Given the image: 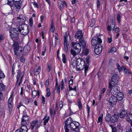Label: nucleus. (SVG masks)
<instances>
[{
    "label": "nucleus",
    "instance_id": "6e6552de",
    "mask_svg": "<svg viewBox=\"0 0 132 132\" xmlns=\"http://www.w3.org/2000/svg\"><path fill=\"white\" fill-rule=\"evenodd\" d=\"M29 117L26 114V111H24L23 114V116L21 119V125H27L29 123Z\"/></svg>",
    "mask_w": 132,
    "mask_h": 132
},
{
    "label": "nucleus",
    "instance_id": "680f3d73",
    "mask_svg": "<svg viewBox=\"0 0 132 132\" xmlns=\"http://www.w3.org/2000/svg\"><path fill=\"white\" fill-rule=\"evenodd\" d=\"M44 51H43L42 53V55L43 56H44L45 55V54L46 51V47L45 46L44 47Z\"/></svg>",
    "mask_w": 132,
    "mask_h": 132
},
{
    "label": "nucleus",
    "instance_id": "f03ea898",
    "mask_svg": "<svg viewBox=\"0 0 132 132\" xmlns=\"http://www.w3.org/2000/svg\"><path fill=\"white\" fill-rule=\"evenodd\" d=\"M85 64L84 61L81 58H79L76 60H73L72 64L74 70L80 71L83 68V66H84V67L85 75L86 76L88 67L86 65L85 67Z\"/></svg>",
    "mask_w": 132,
    "mask_h": 132
},
{
    "label": "nucleus",
    "instance_id": "1a4fd4ad",
    "mask_svg": "<svg viewBox=\"0 0 132 132\" xmlns=\"http://www.w3.org/2000/svg\"><path fill=\"white\" fill-rule=\"evenodd\" d=\"M30 128L32 130H33L34 128L36 129L39 128L40 126V123L38 121L36 120L32 121L30 123Z\"/></svg>",
    "mask_w": 132,
    "mask_h": 132
},
{
    "label": "nucleus",
    "instance_id": "37998d69",
    "mask_svg": "<svg viewBox=\"0 0 132 132\" xmlns=\"http://www.w3.org/2000/svg\"><path fill=\"white\" fill-rule=\"evenodd\" d=\"M95 20L94 19H93L92 20L91 23L90 24V26L92 27L95 24Z\"/></svg>",
    "mask_w": 132,
    "mask_h": 132
},
{
    "label": "nucleus",
    "instance_id": "cd10ccee",
    "mask_svg": "<svg viewBox=\"0 0 132 132\" xmlns=\"http://www.w3.org/2000/svg\"><path fill=\"white\" fill-rule=\"evenodd\" d=\"M50 119V117L47 115H46L44 117V118L43 119V120H44V125H46V123L48 122Z\"/></svg>",
    "mask_w": 132,
    "mask_h": 132
},
{
    "label": "nucleus",
    "instance_id": "864d4df0",
    "mask_svg": "<svg viewBox=\"0 0 132 132\" xmlns=\"http://www.w3.org/2000/svg\"><path fill=\"white\" fill-rule=\"evenodd\" d=\"M121 16L120 14H117V19L118 20V21L119 22H120V21Z\"/></svg>",
    "mask_w": 132,
    "mask_h": 132
},
{
    "label": "nucleus",
    "instance_id": "a19ab883",
    "mask_svg": "<svg viewBox=\"0 0 132 132\" xmlns=\"http://www.w3.org/2000/svg\"><path fill=\"white\" fill-rule=\"evenodd\" d=\"M52 68V65L50 63H48L47 64V71L49 72Z\"/></svg>",
    "mask_w": 132,
    "mask_h": 132
},
{
    "label": "nucleus",
    "instance_id": "393cba45",
    "mask_svg": "<svg viewBox=\"0 0 132 132\" xmlns=\"http://www.w3.org/2000/svg\"><path fill=\"white\" fill-rule=\"evenodd\" d=\"M127 111L126 110H123L120 112V117L121 118H124L127 114Z\"/></svg>",
    "mask_w": 132,
    "mask_h": 132
},
{
    "label": "nucleus",
    "instance_id": "a211bd4d",
    "mask_svg": "<svg viewBox=\"0 0 132 132\" xmlns=\"http://www.w3.org/2000/svg\"><path fill=\"white\" fill-rule=\"evenodd\" d=\"M119 78V77L117 75H114L112 77L111 80V83L113 85L116 84L118 82Z\"/></svg>",
    "mask_w": 132,
    "mask_h": 132
},
{
    "label": "nucleus",
    "instance_id": "20e7f679",
    "mask_svg": "<svg viewBox=\"0 0 132 132\" xmlns=\"http://www.w3.org/2000/svg\"><path fill=\"white\" fill-rule=\"evenodd\" d=\"M13 47L14 55L16 57H19L20 54L22 53L23 48L20 47L18 43L17 42H15L13 44Z\"/></svg>",
    "mask_w": 132,
    "mask_h": 132
},
{
    "label": "nucleus",
    "instance_id": "7ed1b4c3",
    "mask_svg": "<svg viewBox=\"0 0 132 132\" xmlns=\"http://www.w3.org/2000/svg\"><path fill=\"white\" fill-rule=\"evenodd\" d=\"M73 48L70 51V53L73 56L79 53L81 50V47L80 43L73 42L72 43Z\"/></svg>",
    "mask_w": 132,
    "mask_h": 132
},
{
    "label": "nucleus",
    "instance_id": "5701e85b",
    "mask_svg": "<svg viewBox=\"0 0 132 132\" xmlns=\"http://www.w3.org/2000/svg\"><path fill=\"white\" fill-rule=\"evenodd\" d=\"M79 42L78 43H80V44H81L83 48H85L86 47V43L85 41L83 39V38L79 39Z\"/></svg>",
    "mask_w": 132,
    "mask_h": 132
},
{
    "label": "nucleus",
    "instance_id": "603ef678",
    "mask_svg": "<svg viewBox=\"0 0 132 132\" xmlns=\"http://www.w3.org/2000/svg\"><path fill=\"white\" fill-rule=\"evenodd\" d=\"M4 38V35L3 34H0V42L3 40Z\"/></svg>",
    "mask_w": 132,
    "mask_h": 132
},
{
    "label": "nucleus",
    "instance_id": "a18cd8bd",
    "mask_svg": "<svg viewBox=\"0 0 132 132\" xmlns=\"http://www.w3.org/2000/svg\"><path fill=\"white\" fill-rule=\"evenodd\" d=\"M125 73L127 74L131 73V72L130 70L128 69H127L125 67V68L123 69Z\"/></svg>",
    "mask_w": 132,
    "mask_h": 132
},
{
    "label": "nucleus",
    "instance_id": "8fccbe9b",
    "mask_svg": "<svg viewBox=\"0 0 132 132\" xmlns=\"http://www.w3.org/2000/svg\"><path fill=\"white\" fill-rule=\"evenodd\" d=\"M64 82L63 80H62L61 82L60 86L61 89L63 90L64 89Z\"/></svg>",
    "mask_w": 132,
    "mask_h": 132
},
{
    "label": "nucleus",
    "instance_id": "473e14b6",
    "mask_svg": "<svg viewBox=\"0 0 132 132\" xmlns=\"http://www.w3.org/2000/svg\"><path fill=\"white\" fill-rule=\"evenodd\" d=\"M116 65L117 68L119 72H121L122 70H123L125 68V67L123 66L120 67L118 63Z\"/></svg>",
    "mask_w": 132,
    "mask_h": 132
},
{
    "label": "nucleus",
    "instance_id": "79ce46f5",
    "mask_svg": "<svg viewBox=\"0 0 132 132\" xmlns=\"http://www.w3.org/2000/svg\"><path fill=\"white\" fill-rule=\"evenodd\" d=\"M112 129V132H117V130L116 128L113 127L112 126L110 125Z\"/></svg>",
    "mask_w": 132,
    "mask_h": 132
},
{
    "label": "nucleus",
    "instance_id": "f704fd0d",
    "mask_svg": "<svg viewBox=\"0 0 132 132\" xmlns=\"http://www.w3.org/2000/svg\"><path fill=\"white\" fill-rule=\"evenodd\" d=\"M126 120L128 121H132V114H128L126 117Z\"/></svg>",
    "mask_w": 132,
    "mask_h": 132
},
{
    "label": "nucleus",
    "instance_id": "774afa93",
    "mask_svg": "<svg viewBox=\"0 0 132 132\" xmlns=\"http://www.w3.org/2000/svg\"><path fill=\"white\" fill-rule=\"evenodd\" d=\"M119 28L118 27H117L115 28V30L116 32H119Z\"/></svg>",
    "mask_w": 132,
    "mask_h": 132
},
{
    "label": "nucleus",
    "instance_id": "49530a36",
    "mask_svg": "<svg viewBox=\"0 0 132 132\" xmlns=\"http://www.w3.org/2000/svg\"><path fill=\"white\" fill-rule=\"evenodd\" d=\"M49 80L48 79H47L46 80L45 84V87L46 88H48V87L49 86Z\"/></svg>",
    "mask_w": 132,
    "mask_h": 132
},
{
    "label": "nucleus",
    "instance_id": "aec40b11",
    "mask_svg": "<svg viewBox=\"0 0 132 132\" xmlns=\"http://www.w3.org/2000/svg\"><path fill=\"white\" fill-rule=\"evenodd\" d=\"M58 5L60 9L65 6H67V5L66 2L64 1H62L59 0L58 1Z\"/></svg>",
    "mask_w": 132,
    "mask_h": 132
},
{
    "label": "nucleus",
    "instance_id": "2f4dec72",
    "mask_svg": "<svg viewBox=\"0 0 132 132\" xmlns=\"http://www.w3.org/2000/svg\"><path fill=\"white\" fill-rule=\"evenodd\" d=\"M55 30V28L53 25V22L52 20L50 24V30L53 32H54Z\"/></svg>",
    "mask_w": 132,
    "mask_h": 132
},
{
    "label": "nucleus",
    "instance_id": "72a5a7b5",
    "mask_svg": "<svg viewBox=\"0 0 132 132\" xmlns=\"http://www.w3.org/2000/svg\"><path fill=\"white\" fill-rule=\"evenodd\" d=\"M78 107L79 109V110H81L82 108V104L81 101L79 99L78 100Z\"/></svg>",
    "mask_w": 132,
    "mask_h": 132
},
{
    "label": "nucleus",
    "instance_id": "4be33fe9",
    "mask_svg": "<svg viewBox=\"0 0 132 132\" xmlns=\"http://www.w3.org/2000/svg\"><path fill=\"white\" fill-rule=\"evenodd\" d=\"M116 96L117 99L119 101H120L122 100L124 97V95L122 93L119 92L116 95H115Z\"/></svg>",
    "mask_w": 132,
    "mask_h": 132
},
{
    "label": "nucleus",
    "instance_id": "f8f14e48",
    "mask_svg": "<svg viewBox=\"0 0 132 132\" xmlns=\"http://www.w3.org/2000/svg\"><path fill=\"white\" fill-rule=\"evenodd\" d=\"M25 20L24 16L22 15H20L17 17L16 22L21 24L19 25L24 24V23L25 22Z\"/></svg>",
    "mask_w": 132,
    "mask_h": 132
},
{
    "label": "nucleus",
    "instance_id": "bf43d9fd",
    "mask_svg": "<svg viewBox=\"0 0 132 132\" xmlns=\"http://www.w3.org/2000/svg\"><path fill=\"white\" fill-rule=\"evenodd\" d=\"M100 1L99 0H97V6L98 8H99L100 6Z\"/></svg>",
    "mask_w": 132,
    "mask_h": 132
},
{
    "label": "nucleus",
    "instance_id": "0e129e2a",
    "mask_svg": "<svg viewBox=\"0 0 132 132\" xmlns=\"http://www.w3.org/2000/svg\"><path fill=\"white\" fill-rule=\"evenodd\" d=\"M59 106L60 108H62L63 106V103L62 101H60L59 103Z\"/></svg>",
    "mask_w": 132,
    "mask_h": 132
},
{
    "label": "nucleus",
    "instance_id": "2eb2a0df",
    "mask_svg": "<svg viewBox=\"0 0 132 132\" xmlns=\"http://www.w3.org/2000/svg\"><path fill=\"white\" fill-rule=\"evenodd\" d=\"M16 28H13V30H11L10 32V35L12 39L15 38L18 36V34L16 33Z\"/></svg>",
    "mask_w": 132,
    "mask_h": 132
},
{
    "label": "nucleus",
    "instance_id": "09e8293b",
    "mask_svg": "<svg viewBox=\"0 0 132 132\" xmlns=\"http://www.w3.org/2000/svg\"><path fill=\"white\" fill-rule=\"evenodd\" d=\"M102 118H103V115L100 116L98 117V123L100 122L101 123V122L102 121Z\"/></svg>",
    "mask_w": 132,
    "mask_h": 132
},
{
    "label": "nucleus",
    "instance_id": "c03bdc74",
    "mask_svg": "<svg viewBox=\"0 0 132 132\" xmlns=\"http://www.w3.org/2000/svg\"><path fill=\"white\" fill-rule=\"evenodd\" d=\"M5 77V75L4 73H3V72L1 71H0V79H2L4 78Z\"/></svg>",
    "mask_w": 132,
    "mask_h": 132
},
{
    "label": "nucleus",
    "instance_id": "4d7b16f0",
    "mask_svg": "<svg viewBox=\"0 0 132 132\" xmlns=\"http://www.w3.org/2000/svg\"><path fill=\"white\" fill-rule=\"evenodd\" d=\"M42 103L43 104H45V98L43 96H42Z\"/></svg>",
    "mask_w": 132,
    "mask_h": 132
},
{
    "label": "nucleus",
    "instance_id": "0eeeda50",
    "mask_svg": "<svg viewBox=\"0 0 132 132\" xmlns=\"http://www.w3.org/2000/svg\"><path fill=\"white\" fill-rule=\"evenodd\" d=\"M109 88L112 95H116L119 91V88L116 86H113L111 83L109 84Z\"/></svg>",
    "mask_w": 132,
    "mask_h": 132
},
{
    "label": "nucleus",
    "instance_id": "ea45409f",
    "mask_svg": "<svg viewBox=\"0 0 132 132\" xmlns=\"http://www.w3.org/2000/svg\"><path fill=\"white\" fill-rule=\"evenodd\" d=\"M117 49L116 48L114 47H113L111 48V49L110 50V51L109 52V53H114L116 51Z\"/></svg>",
    "mask_w": 132,
    "mask_h": 132
},
{
    "label": "nucleus",
    "instance_id": "4c0bfd02",
    "mask_svg": "<svg viewBox=\"0 0 132 132\" xmlns=\"http://www.w3.org/2000/svg\"><path fill=\"white\" fill-rule=\"evenodd\" d=\"M62 60L63 63H65L67 62L66 56L64 54H62Z\"/></svg>",
    "mask_w": 132,
    "mask_h": 132
},
{
    "label": "nucleus",
    "instance_id": "6e6d98bb",
    "mask_svg": "<svg viewBox=\"0 0 132 132\" xmlns=\"http://www.w3.org/2000/svg\"><path fill=\"white\" fill-rule=\"evenodd\" d=\"M112 41V37H108L107 38V42L109 43H111Z\"/></svg>",
    "mask_w": 132,
    "mask_h": 132
},
{
    "label": "nucleus",
    "instance_id": "f257e3e1",
    "mask_svg": "<svg viewBox=\"0 0 132 132\" xmlns=\"http://www.w3.org/2000/svg\"><path fill=\"white\" fill-rule=\"evenodd\" d=\"M79 124L78 122L73 121L70 117L68 119L65 123L64 129L65 132H69L68 127L75 132H78L79 130Z\"/></svg>",
    "mask_w": 132,
    "mask_h": 132
},
{
    "label": "nucleus",
    "instance_id": "a878e982",
    "mask_svg": "<svg viewBox=\"0 0 132 132\" xmlns=\"http://www.w3.org/2000/svg\"><path fill=\"white\" fill-rule=\"evenodd\" d=\"M13 4H14L17 9H19L21 6V4L19 1H16L14 2H13Z\"/></svg>",
    "mask_w": 132,
    "mask_h": 132
},
{
    "label": "nucleus",
    "instance_id": "412c9836",
    "mask_svg": "<svg viewBox=\"0 0 132 132\" xmlns=\"http://www.w3.org/2000/svg\"><path fill=\"white\" fill-rule=\"evenodd\" d=\"M111 23L110 25L108 26L107 27V30L110 31L111 30H113L115 27V24L113 20L111 21Z\"/></svg>",
    "mask_w": 132,
    "mask_h": 132
},
{
    "label": "nucleus",
    "instance_id": "b1692460",
    "mask_svg": "<svg viewBox=\"0 0 132 132\" xmlns=\"http://www.w3.org/2000/svg\"><path fill=\"white\" fill-rule=\"evenodd\" d=\"M26 125H21V128L19 130L20 132H27L28 130Z\"/></svg>",
    "mask_w": 132,
    "mask_h": 132
},
{
    "label": "nucleus",
    "instance_id": "e433bc0d",
    "mask_svg": "<svg viewBox=\"0 0 132 132\" xmlns=\"http://www.w3.org/2000/svg\"><path fill=\"white\" fill-rule=\"evenodd\" d=\"M56 84H55V88L57 90L58 92L59 93H60V87L59 86H58V82L57 81V79H56Z\"/></svg>",
    "mask_w": 132,
    "mask_h": 132
},
{
    "label": "nucleus",
    "instance_id": "39448f33",
    "mask_svg": "<svg viewBox=\"0 0 132 132\" xmlns=\"http://www.w3.org/2000/svg\"><path fill=\"white\" fill-rule=\"evenodd\" d=\"M19 30L21 34L26 35L29 32V27L26 24L19 25Z\"/></svg>",
    "mask_w": 132,
    "mask_h": 132
},
{
    "label": "nucleus",
    "instance_id": "9d476101",
    "mask_svg": "<svg viewBox=\"0 0 132 132\" xmlns=\"http://www.w3.org/2000/svg\"><path fill=\"white\" fill-rule=\"evenodd\" d=\"M102 42V40L100 38L95 37L93 38L92 39L91 44L92 46H96L97 44H100Z\"/></svg>",
    "mask_w": 132,
    "mask_h": 132
},
{
    "label": "nucleus",
    "instance_id": "ddd939ff",
    "mask_svg": "<svg viewBox=\"0 0 132 132\" xmlns=\"http://www.w3.org/2000/svg\"><path fill=\"white\" fill-rule=\"evenodd\" d=\"M117 98L115 95H112L109 98V103L111 105L115 104L117 102Z\"/></svg>",
    "mask_w": 132,
    "mask_h": 132
},
{
    "label": "nucleus",
    "instance_id": "c85d7f7f",
    "mask_svg": "<svg viewBox=\"0 0 132 132\" xmlns=\"http://www.w3.org/2000/svg\"><path fill=\"white\" fill-rule=\"evenodd\" d=\"M30 47L28 45H27L25 46L23 50L24 51L25 53H28L30 50Z\"/></svg>",
    "mask_w": 132,
    "mask_h": 132
},
{
    "label": "nucleus",
    "instance_id": "9b49d317",
    "mask_svg": "<svg viewBox=\"0 0 132 132\" xmlns=\"http://www.w3.org/2000/svg\"><path fill=\"white\" fill-rule=\"evenodd\" d=\"M13 93H12L10 97L9 98L8 103V106L9 109V111L10 113L11 112L13 108Z\"/></svg>",
    "mask_w": 132,
    "mask_h": 132
},
{
    "label": "nucleus",
    "instance_id": "58836bf2",
    "mask_svg": "<svg viewBox=\"0 0 132 132\" xmlns=\"http://www.w3.org/2000/svg\"><path fill=\"white\" fill-rule=\"evenodd\" d=\"M13 1L14 0H8L7 4L8 5L10 6H12L13 5Z\"/></svg>",
    "mask_w": 132,
    "mask_h": 132
},
{
    "label": "nucleus",
    "instance_id": "052dcab7",
    "mask_svg": "<svg viewBox=\"0 0 132 132\" xmlns=\"http://www.w3.org/2000/svg\"><path fill=\"white\" fill-rule=\"evenodd\" d=\"M87 111L88 114H89V113L90 107L88 105H87Z\"/></svg>",
    "mask_w": 132,
    "mask_h": 132
},
{
    "label": "nucleus",
    "instance_id": "bb28decb",
    "mask_svg": "<svg viewBox=\"0 0 132 132\" xmlns=\"http://www.w3.org/2000/svg\"><path fill=\"white\" fill-rule=\"evenodd\" d=\"M39 93L38 91L34 90L32 92V97L33 98H34L37 95L39 96Z\"/></svg>",
    "mask_w": 132,
    "mask_h": 132
},
{
    "label": "nucleus",
    "instance_id": "6ab92c4d",
    "mask_svg": "<svg viewBox=\"0 0 132 132\" xmlns=\"http://www.w3.org/2000/svg\"><path fill=\"white\" fill-rule=\"evenodd\" d=\"M68 36H67L66 35H64V51L66 52H67L68 51V46L69 44L67 43V37H68Z\"/></svg>",
    "mask_w": 132,
    "mask_h": 132
},
{
    "label": "nucleus",
    "instance_id": "e2e57ef3",
    "mask_svg": "<svg viewBox=\"0 0 132 132\" xmlns=\"http://www.w3.org/2000/svg\"><path fill=\"white\" fill-rule=\"evenodd\" d=\"M73 80L72 79H71L69 81V84L70 85H72L73 84Z\"/></svg>",
    "mask_w": 132,
    "mask_h": 132
},
{
    "label": "nucleus",
    "instance_id": "7c9ffc66",
    "mask_svg": "<svg viewBox=\"0 0 132 132\" xmlns=\"http://www.w3.org/2000/svg\"><path fill=\"white\" fill-rule=\"evenodd\" d=\"M46 97H49L51 94V93L50 92V89L49 88H47L46 90Z\"/></svg>",
    "mask_w": 132,
    "mask_h": 132
},
{
    "label": "nucleus",
    "instance_id": "c9c22d12",
    "mask_svg": "<svg viewBox=\"0 0 132 132\" xmlns=\"http://www.w3.org/2000/svg\"><path fill=\"white\" fill-rule=\"evenodd\" d=\"M83 53L85 55H87L89 52V50L87 48H83Z\"/></svg>",
    "mask_w": 132,
    "mask_h": 132
},
{
    "label": "nucleus",
    "instance_id": "13d9d810",
    "mask_svg": "<svg viewBox=\"0 0 132 132\" xmlns=\"http://www.w3.org/2000/svg\"><path fill=\"white\" fill-rule=\"evenodd\" d=\"M20 59L21 62L23 63L25 62V59L24 58L21 57H20Z\"/></svg>",
    "mask_w": 132,
    "mask_h": 132
},
{
    "label": "nucleus",
    "instance_id": "c756f323",
    "mask_svg": "<svg viewBox=\"0 0 132 132\" xmlns=\"http://www.w3.org/2000/svg\"><path fill=\"white\" fill-rule=\"evenodd\" d=\"M41 71V68L38 66L37 68L35 70L34 72V75H35L37 76L38 75L40 72Z\"/></svg>",
    "mask_w": 132,
    "mask_h": 132
},
{
    "label": "nucleus",
    "instance_id": "338daca9",
    "mask_svg": "<svg viewBox=\"0 0 132 132\" xmlns=\"http://www.w3.org/2000/svg\"><path fill=\"white\" fill-rule=\"evenodd\" d=\"M34 7H36L37 8H38V5L36 3H34Z\"/></svg>",
    "mask_w": 132,
    "mask_h": 132
},
{
    "label": "nucleus",
    "instance_id": "423d86ee",
    "mask_svg": "<svg viewBox=\"0 0 132 132\" xmlns=\"http://www.w3.org/2000/svg\"><path fill=\"white\" fill-rule=\"evenodd\" d=\"M24 75V72L20 70L17 71L16 77V84H18L19 86L21 83L22 78Z\"/></svg>",
    "mask_w": 132,
    "mask_h": 132
},
{
    "label": "nucleus",
    "instance_id": "5fc2aeb1",
    "mask_svg": "<svg viewBox=\"0 0 132 132\" xmlns=\"http://www.w3.org/2000/svg\"><path fill=\"white\" fill-rule=\"evenodd\" d=\"M23 101H24V102L26 104H28V103L29 102V100H28V99L27 98H24V100H23Z\"/></svg>",
    "mask_w": 132,
    "mask_h": 132
},
{
    "label": "nucleus",
    "instance_id": "de8ad7c7",
    "mask_svg": "<svg viewBox=\"0 0 132 132\" xmlns=\"http://www.w3.org/2000/svg\"><path fill=\"white\" fill-rule=\"evenodd\" d=\"M29 25L31 26H32L33 25V19L32 18H30L29 20Z\"/></svg>",
    "mask_w": 132,
    "mask_h": 132
},
{
    "label": "nucleus",
    "instance_id": "f3484780",
    "mask_svg": "<svg viewBox=\"0 0 132 132\" xmlns=\"http://www.w3.org/2000/svg\"><path fill=\"white\" fill-rule=\"evenodd\" d=\"M75 38L76 39H82L83 37V34L82 30H79L76 33L75 35Z\"/></svg>",
    "mask_w": 132,
    "mask_h": 132
},
{
    "label": "nucleus",
    "instance_id": "4468645a",
    "mask_svg": "<svg viewBox=\"0 0 132 132\" xmlns=\"http://www.w3.org/2000/svg\"><path fill=\"white\" fill-rule=\"evenodd\" d=\"M95 52L97 55L99 54L102 51V47L100 44H97L95 47Z\"/></svg>",
    "mask_w": 132,
    "mask_h": 132
},
{
    "label": "nucleus",
    "instance_id": "69168bd1",
    "mask_svg": "<svg viewBox=\"0 0 132 132\" xmlns=\"http://www.w3.org/2000/svg\"><path fill=\"white\" fill-rule=\"evenodd\" d=\"M75 20V18L74 17L72 18L71 20L70 21L71 22L73 23L74 22Z\"/></svg>",
    "mask_w": 132,
    "mask_h": 132
},
{
    "label": "nucleus",
    "instance_id": "dca6fc26",
    "mask_svg": "<svg viewBox=\"0 0 132 132\" xmlns=\"http://www.w3.org/2000/svg\"><path fill=\"white\" fill-rule=\"evenodd\" d=\"M108 117H109V120L112 123H114L118 120L119 117L118 114L115 113L113 116L110 118L108 116L105 117V119H106V118H108Z\"/></svg>",
    "mask_w": 132,
    "mask_h": 132
},
{
    "label": "nucleus",
    "instance_id": "3c124183",
    "mask_svg": "<svg viewBox=\"0 0 132 132\" xmlns=\"http://www.w3.org/2000/svg\"><path fill=\"white\" fill-rule=\"evenodd\" d=\"M106 90V89L105 88H103L102 89H101L100 91V94H104V93L105 92Z\"/></svg>",
    "mask_w": 132,
    "mask_h": 132
}]
</instances>
